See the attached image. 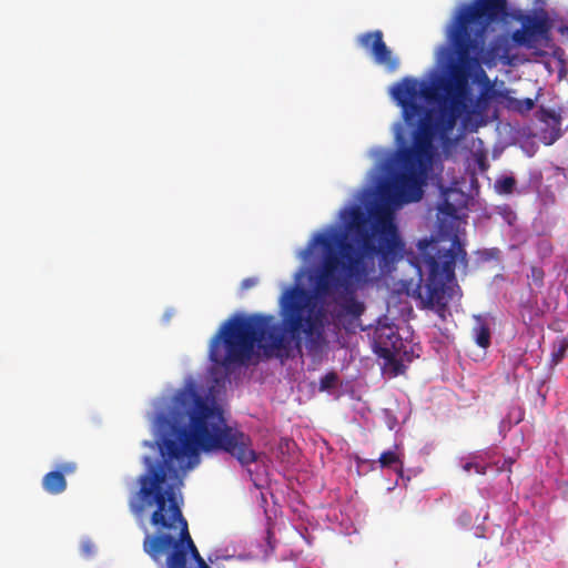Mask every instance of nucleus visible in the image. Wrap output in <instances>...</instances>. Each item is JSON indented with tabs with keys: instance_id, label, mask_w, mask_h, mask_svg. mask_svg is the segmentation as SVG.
Listing matches in <instances>:
<instances>
[{
	"instance_id": "f257e3e1",
	"label": "nucleus",
	"mask_w": 568,
	"mask_h": 568,
	"mask_svg": "<svg viewBox=\"0 0 568 568\" xmlns=\"http://www.w3.org/2000/svg\"><path fill=\"white\" fill-rule=\"evenodd\" d=\"M162 462L151 464L138 478L129 499L135 518L150 514L154 534H146L143 550L162 568H210L201 557L176 499L174 484L200 463V450H222L242 466L257 460L251 437L226 424L223 410L201 396L193 384L179 389L168 413L153 422Z\"/></svg>"
},
{
	"instance_id": "f03ea898",
	"label": "nucleus",
	"mask_w": 568,
	"mask_h": 568,
	"mask_svg": "<svg viewBox=\"0 0 568 568\" xmlns=\"http://www.w3.org/2000/svg\"><path fill=\"white\" fill-rule=\"evenodd\" d=\"M353 292L343 291L351 296L345 300L343 310L346 314L358 318L365 311V305L357 301ZM338 290L333 291L331 296ZM320 294L295 284L285 288L278 300L281 324L272 314L255 313L251 315H234L229 318L213 338L210 346V358L220 365L244 364L251 359L254 348L262 351L267 358L287 357L292 343L298 351L302 338L312 345L317 344L324 334V310L318 306Z\"/></svg>"
},
{
	"instance_id": "7ed1b4c3",
	"label": "nucleus",
	"mask_w": 568,
	"mask_h": 568,
	"mask_svg": "<svg viewBox=\"0 0 568 568\" xmlns=\"http://www.w3.org/2000/svg\"><path fill=\"white\" fill-rule=\"evenodd\" d=\"M394 206L382 202L374 210L372 233L367 215L361 206L341 212L345 227L355 235L358 247L342 235L318 233L314 237V243L325 252L314 285L320 295H328L339 288L353 292L355 285L368 284L375 273V255L386 267L404 257L405 242L395 223Z\"/></svg>"
},
{
	"instance_id": "20e7f679",
	"label": "nucleus",
	"mask_w": 568,
	"mask_h": 568,
	"mask_svg": "<svg viewBox=\"0 0 568 568\" xmlns=\"http://www.w3.org/2000/svg\"><path fill=\"white\" fill-rule=\"evenodd\" d=\"M468 79V71L455 64L448 78L433 81L404 78L393 87L392 97L402 108L405 123L419 126L426 139L437 132H452L459 118L465 129L476 131L483 121L474 120L487 109L488 99L481 93L474 103Z\"/></svg>"
},
{
	"instance_id": "39448f33",
	"label": "nucleus",
	"mask_w": 568,
	"mask_h": 568,
	"mask_svg": "<svg viewBox=\"0 0 568 568\" xmlns=\"http://www.w3.org/2000/svg\"><path fill=\"white\" fill-rule=\"evenodd\" d=\"M507 16L506 0H480L464 4L450 32V42L458 62L467 71L476 63L496 67L498 61L513 65L510 44L506 37H497L485 49V34L491 22Z\"/></svg>"
},
{
	"instance_id": "423d86ee",
	"label": "nucleus",
	"mask_w": 568,
	"mask_h": 568,
	"mask_svg": "<svg viewBox=\"0 0 568 568\" xmlns=\"http://www.w3.org/2000/svg\"><path fill=\"white\" fill-rule=\"evenodd\" d=\"M415 146L403 149L398 154L400 170L378 186L381 202L387 205H400L419 201L423 196V183L430 160V142L415 126Z\"/></svg>"
},
{
	"instance_id": "0eeeda50",
	"label": "nucleus",
	"mask_w": 568,
	"mask_h": 568,
	"mask_svg": "<svg viewBox=\"0 0 568 568\" xmlns=\"http://www.w3.org/2000/svg\"><path fill=\"white\" fill-rule=\"evenodd\" d=\"M430 245L428 241L419 242L423 261L428 270L426 283V297L423 300L425 307L435 310L442 317L447 311L446 286L455 278V266L459 261L466 268L468 265L467 252L460 243L458 235L452 239V246L448 250L437 251V256L426 254Z\"/></svg>"
},
{
	"instance_id": "6e6552de",
	"label": "nucleus",
	"mask_w": 568,
	"mask_h": 568,
	"mask_svg": "<svg viewBox=\"0 0 568 568\" xmlns=\"http://www.w3.org/2000/svg\"><path fill=\"white\" fill-rule=\"evenodd\" d=\"M513 18L521 24L519 29L511 33V41L515 45L534 49L541 40L548 38L551 23L548 13L544 9L529 12L517 11L513 14Z\"/></svg>"
},
{
	"instance_id": "1a4fd4ad",
	"label": "nucleus",
	"mask_w": 568,
	"mask_h": 568,
	"mask_svg": "<svg viewBox=\"0 0 568 568\" xmlns=\"http://www.w3.org/2000/svg\"><path fill=\"white\" fill-rule=\"evenodd\" d=\"M357 42L377 64L384 65L388 71H395L398 68V59L393 57L390 49L384 42L381 30L359 34Z\"/></svg>"
},
{
	"instance_id": "9d476101",
	"label": "nucleus",
	"mask_w": 568,
	"mask_h": 568,
	"mask_svg": "<svg viewBox=\"0 0 568 568\" xmlns=\"http://www.w3.org/2000/svg\"><path fill=\"white\" fill-rule=\"evenodd\" d=\"M400 345V337L393 326H378L374 332L375 353L387 361H392Z\"/></svg>"
},
{
	"instance_id": "9b49d317",
	"label": "nucleus",
	"mask_w": 568,
	"mask_h": 568,
	"mask_svg": "<svg viewBox=\"0 0 568 568\" xmlns=\"http://www.w3.org/2000/svg\"><path fill=\"white\" fill-rule=\"evenodd\" d=\"M77 469V465L74 463H62L58 465V469L45 474L42 478L43 489L51 494L58 495L65 490L67 480L64 475L72 474Z\"/></svg>"
},
{
	"instance_id": "f8f14e48",
	"label": "nucleus",
	"mask_w": 568,
	"mask_h": 568,
	"mask_svg": "<svg viewBox=\"0 0 568 568\" xmlns=\"http://www.w3.org/2000/svg\"><path fill=\"white\" fill-rule=\"evenodd\" d=\"M537 118L540 122L546 124L542 130V139L546 144H552L561 136V116L551 109L540 108L537 112Z\"/></svg>"
},
{
	"instance_id": "ddd939ff",
	"label": "nucleus",
	"mask_w": 568,
	"mask_h": 568,
	"mask_svg": "<svg viewBox=\"0 0 568 568\" xmlns=\"http://www.w3.org/2000/svg\"><path fill=\"white\" fill-rule=\"evenodd\" d=\"M499 98L504 100L505 106L508 110L525 114L531 111L535 106V100L530 98L516 99L509 95V91L500 92Z\"/></svg>"
},
{
	"instance_id": "4468645a",
	"label": "nucleus",
	"mask_w": 568,
	"mask_h": 568,
	"mask_svg": "<svg viewBox=\"0 0 568 568\" xmlns=\"http://www.w3.org/2000/svg\"><path fill=\"white\" fill-rule=\"evenodd\" d=\"M477 324L474 327V337L478 346L486 348L490 344V329L481 316H476Z\"/></svg>"
},
{
	"instance_id": "2eb2a0df",
	"label": "nucleus",
	"mask_w": 568,
	"mask_h": 568,
	"mask_svg": "<svg viewBox=\"0 0 568 568\" xmlns=\"http://www.w3.org/2000/svg\"><path fill=\"white\" fill-rule=\"evenodd\" d=\"M516 185V180L513 176H503L495 183V189L499 194H511Z\"/></svg>"
},
{
	"instance_id": "dca6fc26",
	"label": "nucleus",
	"mask_w": 568,
	"mask_h": 568,
	"mask_svg": "<svg viewBox=\"0 0 568 568\" xmlns=\"http://www.w3.org/2000/svg\"><path fill=\"white\" fill-rule=\"evenodd\" d=\"M378 462H379L382 468L392 467L393 465H396V464L402 465V463L399 460V456L394 450H386V452L382 453Z\"/></svg>"
},
{
	"instance_id": "f3484780",
	"label": "nucleus",
	"mask_w": 568,
	"mask_h": 568,
	"mask_svg": "<svg viewBox=\"0 0 568 568\" xmlns=\"http://www.w3.org/2000/svg\"><path fill=\"white\" fill-rule=\"evenodd\" d=\"M338 382V376L335 372H329L325 374L320 382L321 390L331 389L336 386Z\"/></svg>"
},
{
	"instance_id": "a211bd4d",
	"label": "nucleus",
	"mask_w": 568,
	"mask_h": 568,
	"mask_svg": "<svg viewBox=\"0 0 568 568\" xmlns=\"http://www.w3.org/2000/svg\"><path fill=\"white\" fill-rule=\"evenodd\" d=\"M567 349H568V341L561 339L558 344V347L551 354V362L555 365H557L559 362H561L566 355Z\"/></svg>"
},
{
	"instance_id": "6ab92c4d",
	"label": "nucleus",
	"mask_w": 568,
	"mask_h": 568,
	"mask_svg": "<svg viewBox=\"0 0 568 568\" xmlns=\"http://www.w3.org/2000/svg\"><path fill=\"white\" fill-rule=\"evenodd\" d=\"M528 277L532 281V283L536 286L541 287L544 284L545 272L541 267L531 266L530 274Z\"/></svg>"
},
{
	"instance_id": "aec40b11",
	"label": "nucleus",
	"mask_w": 568,
	"mask_h": 568,
	"mask_svg": "<svg viewBox=\"0 0 568 568\" xmlns=\"http://www.w3.org/2000/svg\"><path fill=\"white\" fill-rule=\"evenodd\" d=\"M464 470L466 473H469L471 470H475L477 474H485L486 473V467L480 465V464H477V463H466L464 466H463Z\"/></svg>"
},
{
	"instance_id": "412c9836",
	"label": "nucleus",
	"mask_w": 568,
	"mask_h": 568,
	"mask_svg": "<svg viewBox=\"0 0 568 568\" xmlns=\"http://www.w3.org/2000/svg\"><path fill=\"white\" fill-rule=\"evenodd\" d=\"M256 284H257V278H255V277H247V278H244L242 281L241 288L242 290H248V288L254 287Z\"/></svg>"
},
{
	"instance_id": "4be33fe9",
	"label": "nucleus",
	"mask_w": 568,
	"mask_h": 568,
	"mask_svg": "<svg viewBox=\"0 0 568 568\" xmlns=\"http://www.w3.org/2000/svg\"><path fill=\"white\" fill-rule=\"evenodd\" d=\"M84 551H85V552H89V551H90V548H89V546H88V545H85V546H84Z\"/></svg>"
}]
</instances>
